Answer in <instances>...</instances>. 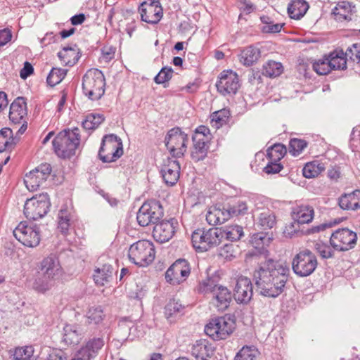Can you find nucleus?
<instances>
[{"mask_svg": "<svg viewBox=\"0 0 360 360\" xmlns=\"http://www.w3.org/2000/svg\"><path fill=\"white\" fill-rule=\"evenodd\" d=\"M235 247L232 243H224L219 250V255L226 260H231L236 257Z\"/></svg>", "mask_w": 360, "mask_h": 360, "instance_id": "nucleus-57", "label": "nucleus"}, {"mask_svg": "<svg viewBox=\"0 0 360 360\" xmlns=\"http://www.w3.org/2000/svg\"><path fill=\"white\" fill-rule=\"evenodd\" d=\"M67 72L65 69L53 68L47 76V84L51 87L55 86L65 78Z\"/></svg>", "mask_w": 360, "mask_h": 360, "instance_id": "nucleus-49", "label": "nucleus"}, {"mask_svg": "<svg viewBox=\"0 0 360 360\" xmlns=\"http://www.w3.org/2000/svg\"><path fill=\"white\" fill-rule=\"evenodd\" d=\"M209 148L210 144L193 142L192 159L195 162L203 160L207 155Z\"/></svg>", "mask_w": 360, "mask_h": 360, "instance_id": "nucleus-46", "label": "nucleus"}, {"mask_svg": "<svg viewBox=\"0 0 360 360\" xmlns=\"http://www.w3.org/2000/svg\"><path fill=\"white\" fill-rule=\"evenodd\" d=\"M173 69L171 67H163L159 73L155 77L154 81L158 84H163L164 87H167V83L172 79Z\"/></svg>", "mask_w": 360, "mask_h": 360, "instance_id": "nucleus-53", "label": "nucleus"}, {"mask_svg": "<svg viewBox=\"0 0 360 360\" xmlns=\"http://www.w3.org/2000/svg\"><path fill=\"white\" fill-rule=\"evenodd\" d=\"M34 349L31 346L16 348L13 354L22 360H30L33 355Z\"/></svg>", "mask_w": 360, "mask_h": 360, "instance_id": "nucleus-59", "label": "nucleus"}, {"mask_svg": "<svg viewBox=\"0 0 360 360\" xmlns=\"http://www.w3.org/2000/svg\"><path fill=\"white\" fill-rule=\"evenodd\" d=\"M50 207L49 195L46 193H42L27 199L25 203L23 212L27 219L37 220L49 212Z\"/></svg>", "mask_w": 360, "mask_h": 360, "instance_id": "nucleus-9", "label": "nucleus"}, {"mask_svg": "<svg viewBox=\"0 0 360 360\" xmlns=\"http://www.w3.org/2000/svg\"><path fill=\"white\" fill-rule=\"evenodd\" d=\"M283 23H276L271 22L269 25H264L262 30L264 33H278L283 27Z\"/></svg>", "mask_w": 360, "mask_h": 360, "instance_id": "nucleus-62", "label": "nucleus"}, {"mask_svg": "<svg viewBox=\"0 0 360 360\" xmlns=\"http://www.w3.org/2000/svg\"><path fill=\"white\" fill-rule=\"evenodd\" d=\"M325 169L324 165L319 161L314 160L305 164L302 169L303 176L306 178H314Z\"/></svg>", "mask_w": 360, "mask_h": 360, "instance_id": "nucleus-41", "label": "nucleus"}, {"mask_svg": "<svg viewBox=\"0 0 360 360\" xmlns=\"http://www.w3.org/2000/svg\"><path fill=\"white\" fill-rule=\"evenodd\" d=\"M191 352L196 360H208L213 355L214 349L206 340H200L193 345Z\"/></svg>", "mask_w": 360, "mask_h": 360, "instance_id": "nucleus-28", "label": "nucleus"}, {"mask_svg": "<svg viewBox=\"0 0 360 360\" xmlns=\"http://www.w3.org/2000/svg\"><path fill=\"white\" fill-rule=\"evenodd\" d=\"M253 295L252 284L250 278L240 276L236 280L233 297L238 304H247Z\"/></svg>", "mask_w": 360, "mask_h": 360, "instance_id": "nucleus-20", "label": "nucleus"}, {"mask_svg": "<svg viewBox=\"0 0 360 360\" xmlns=\"http://www.w3.org/2000/svg\"><path fill=\"white\" fill-rule=\"evenodd\" d=\"M232 300L231 292L225 286L220 285L212 295V304L219 311L226 310Z\"/></svg>", "mask_w": 360, "mask_h": 360, "instance_id": "nucleus-23", "label": "nucleus"}, {"mask_svg": "<svg viewBox=\"0 0 360 360\" xmlns=\"http://www.w3.org/2000/svg\"><path fill=\"white\" fill-rule=\"evenodd\" d=\"M105 120L102 114H89L82 122V127L86 130H94Z\"/></svg>", "mask_w": 360, "mask_h": 360, "instance_id": "nucleus-48", "label": "nucleus"}, {"mask_svg": "<svg viewBox=\"0 0 360 360\" xmlns=\"http://www.w3.org/2000/svg\"><path fill=\"white\" fill-rule=\"evenodd\" d=\"M283 169V166L278 163V162L271 161L268 162L266 166L264 168V171L266 174H276L278 173Z\"/></svg>", "mask_w": 360, "mask_h": 360, "instance_id": "nucleus-60", "label": "nucleus"}, {"mask_svg": "<svg viewBox=\"0 0 360 360\" xmlns=\"http://www.w3.org/2000/svg\"><path fill=\"white\" fill-rule=\"evenodd\" d=\"M41 276L37 278L34 283V288L37 292H44L49 290L59 278L61 266L58 257L50 255L45 257L40 264Z\"/></svg>", "mask_w": 360, "mask_h": 360, "instance_id": "nucleus-3", "label": "nucleus"}, {"mask_svg": "<svg viewBox=\"0 0 360 360\" xmlns=\"http://www.w3.org/2000/svg\"><path fill=\"white\" fill-rule=\"evenodd\" d=\"M212 134L210 129L204 125L198 127L192 136V141L194 143H204L210 144Z\"/></svg>", "mask_w": 360, "mask_h": 360, "instance_id": "nucleus-44", "label": "nucleus"}, {"mask_svg": "<svg viewBox=\"0 0 360 360\" xmlns=\"http://www.w3.org/2000/svg\"><path fill=\"white\" fill-rule=\"evenodd\" d=\"M27 114L26 99L19 96L11 104L9 110V120L14 124H21Z\"/></svg>", "mask_w": 360, "mask_h": 360, "instance_id": "nucleus-22", "label": "nucleus"}, {"mask_svg": "<svg viewBox=\"0 0 360 360\" xmlns=\"http://www.w3.org/2000/svg\"><path fill=\"white\" fill-rule=\"evenodd\" d=\"M230 217L227 207L223 209L213 207L206 214V220L210 225L222 224Z\"/></svg>", "mask_w": 360, "mask_h": 360, "instance_id": "nucleus-32", "label": "nucleus"}, {"mask_svg": "<svg viewBox=\"0 0 360 360\" xmlns=\"http://www.w3.org/2000/svg\"><path fill=\"white\" fill-rule=\"evenodd\" d=\"M178 226L179 223L175 218L160 219L153 226V236L160 243H166L173 238Z\"/></svg>", "mask_w": 360, "mask_h": 360, "instance_id": "nucleus-18", "label": "nucleus"}, {"mask_svg": "<svg viewBox=\"0 0 360 360\" xmlns=\"http://www.w3.org/2000/svg\"><path fill=\"white\" fill-rule=\"evenodd\" d=\"M258 350L253 346H244L235 356L234 360H257Z\"/></svg>", "mask_w": 360, "mask_h": 360, "instance_id": "nucleus-51", "label": "nucleus"}, {"mask_svg": "<svg viewBox=\"0 0 360 360\" xmlns=\"http://www.w3.org/2000/svg\"><path fill=\"white\" fill-rule=\"evenodd\" d=\"M80 138L79 129L77 127L60 131L52 141L55 153L63 159H69L75 155L80 145Z\"/></svg>", "mask_w": 360, "mask_h": 360, "instance_id": "nucleus-2", "label": "nucleus"}, {"mask_svg": "<svg viewBox=\"0 0 360 360\" xmlns=\"http://www.w3.org/2000/svg\"><path fill=\"white\" fill-rule=\"evenodd\" d=\"M123 155L121 139L115 134L105 135L102 139L98 158L103 162H112Z\"/></svg>", "mask_w": 360, "mask_h": 360, "instance_id": "nucleus-7", "label": "nucleus"}, {"mask_svg": "<svg viewBox=\"0 0 360 360\" xmlns=\"http://www.w3.org/2000/svg\"><path fill=\"white\" fill-rule=\"evenodd\" d=\"M184 306L178 300H170L165 307V314L167 319L181 316L183 314Z\"/></svg>", "mask_w": 360, "mask_h": 360, "instance_id": "nucleus-45", "label": "nucleus"}, {"mask_svg": "<svg viewBox=\"0 0 360 360\" xmlns=\"http://www.w3.org/2000/svg\"><path fill=\"white\" fill-rule=\"evenodd\" d=\"M240 86L238 76L231 70L222 71L216 82L217 91L223 96L236 94Z\"/></svg>", "mask_w": 360, "mask_h": 360, "instance_id": "nucleus-16", "label": "nucleus"}, {"mask_svg": "<svg viewBox=\"0 0 360 360\" xmlns=\"http://www.w3.org/2000/svg\"><path fill=\"white\" fill-rule=\"evenodd\" d=\"M164 141L172 157L179 158L186 151L188 136L180 127H176L167 131Z\"/></svg>", "mask_w": 360, "mask_h": 360, "instance_id": "nucleus-11", "label": "nucleus"}, {"mask_svg": "<svg viewBox=\"0 0 360 360\" xmlns=\"http://www.w3.org/2000/svg\"><path fill=\"white\" fill-rule=\"evenodd\" d=\"M229 111L225 109L216 111L211 115V122H214L217 127L219 128L226 122L229 118Z\"/></svg>", "mask_w": 360, "mask_h": 360, "instance_id": "nucleus-56", "label": "nucleus"}, {"mask_svg": "<svg viewBox=\"0 0 360 360\" xmlns=\"http://www.w3.org/2000/svg\"><path fill=\"white\" fill-rule=\"evenodd\" d=\"M83 336V332L78 325L66 324L63 328V340L66 345H77Z\"/></svg>", "mask_w": 360, "mask_h": 360, "instance_id": "nucleus-29", "label": "nucleus"}, {"mask_svg": "<svg viewBox=\"0 0 360 360\" xmlns=\"http://www.w3.org/2000/svg\"><path fill=\"white\" fill-rule=\"evenodd\" d=\"M164 215V209L160 201L150 200L146 201L139 208L136 220L141 226L155 225Z\"/></svg>", "mask_w": 360, "mask_h": 360, "instance_id": "nucleus-8", "label": "nucleus"}, {"mask_svg": "<svg viewBox=\"0 0 360 360\" xmlns=\"http://www.w3.org/2000/svg\"><path fill=\"white\" fill-rule=\"evenodd\" d=\"M271 240V238L268 234L260 232L255 233L252 236L251 243L255 249L258 250L259 252L266 255L269 253L266 247L269 245Z\"/></svg>", "mask_w": 360, "mask_h": 360, "instance_id": "nucleus-39", "label": "nucleus"}, {"mask_svg": "<svg viewBox=\"0 0 360 360\" xmlns=\"http://www.w3.org/2000/svg\"><path fill=\"white\" fill-rule=\"evenodd\" d=\"M269 160L278 162L286 153V148L281 143H276L266 150Z\"/></svg>", "mask_w": 360, "mask_h": 360, "instance_id": "nucleus-52", "label": "nucleus"}, {"mask_svg": "<svg viewBox=\"0 0 360 360\" xmlns=\"http://www.w3.org/2000/svg\"><path fill=\"white\" fill-rule=\"evenodd\" d=\"M354 8L355 6L348 1H341L333 9L332 14L338 21H350Z\"/></svg>", "mask_w": 360, "mask_h": 360, "instance_id": "nucleus-30", "label": "nucleus"}, {"mask_svg": "<svg viewBox=\"0 0 360 360\" xmlns=\"http://www.w3.org/2000/svg\"><path fill=\"white\" fill-rule=\"evenodd\" d=\"M356 241V233L347 228L336 230L331 233L330 237L331 247L339 252H345L354 248Z\"/></svg>", "mask_w": 360, "mask_h": 360, "instance_id": "nucleus-13", "label": "nucleus"}, {"mask_svg": "<svg viewBox=\"0 0 360 360\" xmlns=\"http://www.w3.org/2000/svg\"><path fill=\"white\" fill-rule=\"evenodd\" d=\"M248 198L240 197L231 199L226 205L230 217L245 216L250 213V206Z\"/></svg>", "mask_w": 360, "mask_h": 360, "instance_id": "nucleus-25", "label": "nucleus"}, {"mask_svg": "<svg viewBox=\"0 0 360 360\" xmlns=\"http://www.w3.org/2000/svg\"><path fill=\"white\" fill-rule=\"evenodd\" d=\"M105 79L98 69H90L83 76L82 91L91 101H98L105 94Z\"/></svg>", "mask_w": 360, "mask_h": 360, "instance_id": "nucleus-4", "label": "nucleus"}, {"mask_svg": "<svg viewBox=\"0 0 360 360\" xmlns=\"http://www.w3.org/2000/svg\"><path fill=\"white\" fill-rule=\"evenodd\" d=\"M283 70V65L274 60H269L263 65L262 75L269 77L279 76Z\"/></svg>", "mask_w": 360, "mask_h": 360, "instance_id": "nucleus-43", "label": "nucleus"}, {"mask_svg": "<svg viewBox=\"0 0 360 360\" xmlns=\"http://www.w3.org/2000/svg\"><path fill=\"white\" fill-rule=\"evenodd\" d=\"M313 69L320 75H327L331 71V68L327 58L314 63Z\"/></svg>", "mask_w": 360, "mask_h": 360, "instance_id": "nucleus-55", "label": "nucleus"}, {"mask_svg": "<svg viewBox=\"0 0 360 360\" xmlns=\"http://www.w3.org/2000/svg\"><path fill=\"white\" fill-rule=\"evenodd\" d=\"M235 322L225 316L212 319L205 327V333L214 340H225L233 331Z\"/></svg>", "mask_w": 360, "mask_h": 360, "instance_id": "nucleus-12", "label": "nucleus"}, {"mask_svg": "<svg viewBox=\"0 0 360 360\" xmlns=\"http://www.w3.org/2000/svg\"><path fill=\"white\" fill-rule=\"evenodd\" d=\"M78 50L75 48L65 46L62 51L58 53L60 60L68 66H73L79 58Z\"/></svg>", "mask_w": 360, "mask_h": 360, "instance_id": "nucleus-37", "label": "nucleus"}, {"mask_svg": "<svg viewBox=\"0 0 360 360\" xmlns=\"http://www.w3.org/2000/svg\"><path fill=\"white\" fill-rule=\"evenodd\" d=\"M133 326V322L127 317H124L120 319L118 323V329L125 332L126 333H129V331Z\"/></svg>", "mask_w": 360, "mask_h": 360, "instance_id": "nucleus-61", "label": "nucleus"}, {"mask_svg": "<svg viewBox=\"0 0 360 360\" xmlns=\"http://www.w3.org/2000/svg\"><path fill=\"white\" fill-rule=\"evenodd\" d=\"M338 205L344 210H357L360 209V190L344 193L338 198Z\"/></svg>", "mask_w": 360, "mask_h": 360, "instance_id": "nucleus-27", "label": "nucleus"}, {"mask_svg": "<svg viewBox=\"0 0 360 360\" xmlns=\"http://www.w3.org/2000/svg\"><path fill=\"white\" fill-rule=\"evenodd\" d=\"M52 168L50 164L43 163L26 174L24 183L28 190H37L50 176Z\"/></svg>", "mask_w": 360, "mask_h": 360, "instance_id": "nucleus-15", "label": "nucleus"}, {"mask_svg": "<svg viewBox=\"0 0 360 360\" xmlns=\"http://www.w3.org/2000/svg\"><path fill=\"white\" fill-rule=\"evenodd\" d=\"M70 214L65 209H60L58 213V229L64 236L68 235L70 226Z\"/></svg>", "mask_w": 360, "mask_h": 360, "instance_id": "nucleus-50", "label": "nucleus"}, {"mask_svg": "<svg viewBox=\"0 0 360 360\" xmlns=\"http://www.w3.org/2000/svg\"><path fill=\"white\" fill-rule=\"evenodd\" d=\"M20 141V138L13 136L10 128H3L0 130V153L11 151Z\"/></svg>", "mask_w": 360, "mask_h": 360, "instance_id": "nucleus-31", "label": "nucleus"}, {"mask_svg": "<svg viewBox=\"0 0 360 360\" xmlns=\"http://www.w3.org/2000/svg\"><path fill=\"white\" fill-rule=\"evenodd\" d=\"M13 236L23 245L29 248L37 247L41 240L39 227L37 224L27 226L25 221H21L14 229Z\"/></svg>", "mask_w": 360, "mask_h": 360, "instance_id": "nucleus-14", "label": "nucleus"}, {"mask_svg": "<svg viewBox=\"0 0 360 360\" xmlns=\"http://www.w3.org/2000/svg\"><path fill=\"white\" fill-rule=\"evenodd\" d=\"M128 256L134 264L146 267L155 259V250L153 243L148 240H140L131 245Z\"/></svg>", "mask_w": 360, "mask_h": 360, "instance_id": "nucleus-6", "label": "nucleus"}, {"mask_svg": "<svg viewBox=\"0 0 360 360\" xmlns=\"http://www.w3.org/2000/svg\"><path fill=\"white\" fill-rule=\"evenodd\" d=\"M190 273L191 267L188 262L184 259H179L165 272V279L172 285H179L186 280Z\"/></svg>", "mask_w": 360, "mask_h": 360, "instance_id": "nucleus-17", "label": "nucleus"}, {"mask_svg": "<svg viewBox=\"0 0 360 360\" xmlns=\"http://www.w3.org/2000/svg\"><path fill=\"white\" fill-rule=\"evenodd\" d=\"M218 280L219 278L217 276L207 277L199 282L195 288V291L199 294H211L212 295L217 288L220 286V284L218 283Z\"/></svg>", "mask_w": 360, "mask_h": 360, "instance_id": "nucleus-35", "label": "nucleus"}, {"mask_svg": "<svg viewBox=\"0 0 360 360\" xmlns=\"http://www.w3.org/2000/svg\"><path fill=\"white\" fill-rule=\"evenodd\" d=\"M162 8L158 0H148L141 4L139 12L141 20L149 24L155 25L162 18Z\"/></svg>", "mask_w": 360, "mask_h": 360, "instance_id": "nucleus-19", "label": "nucleus"}, {"mask_svg": "<svg viewBox=\"0 0 360 360\" xmlns=\"http://www.w3.org/2000/svg\"><path fill=\"white\" fill-rule=\"evenodd\" d=\"M317 265L316 255L308 249L300 251L292 261V271L299 277L310 276L314 272Z\"/></svg>", "mask_w": 360, "mask_h": 360, "instance_id": "nucleus-10", "label": "nucleus"}, {"mask_svg": "<svg viewBox=\"0 0 360 360\" xmlns=\"http://www.w3.org/2000/svg\"><path fill=\"white\" fill-rule=\"evenodd\" d=\"M105 345L103 338H90L80 349L79 354L87 360L95 358Z\"/></svg>", "mask_w": 360, "mask_h": 360, "instance_id": "nucleus-26", "label": "nucleus"}, {"mask_svg": "<svg viewBox=\"0 0 360 360\" xmlns=\"http://www.w3.org/2000/svg\"><path fill=\"white\" fill-rule=\"evenodd\" d=\"M290 274L288 266L280 261L266 259L253 274L259 293L267 297H277L283 291Z\"/></svg>", "mask_w": 360, "mask_h": 360, "instance_id": "nucleus-1", "label": "nucleus"}, {"mask_svg": "<svg viewBox=\"0 0 360 360\" xmlns=\"http://www.w3.org/2000/svg\"><path fill=\"white\" fill-rule=\"evenodd\" d=\"M46 360H65L64 352L61 350H53Z\"/></svg>", "mask_w": 360, "mask_h": 360, "instance_id": "nucleus-64", "label": "nucleus"}, {"mask_svg": "<svg viewBox=\"0 0 360 360\" xmlns=\"http://www.w3.org/2000/svg\"><path fill=\"white\" fill-rule=\"evenodd\" d=\"M160 173L164 182L168 186H174L177 182L180 174V165L178 160L168 158L162 165Z\"/></svg>", "mask_w": 360, "mask_h": 360, "instance_id": "nucleus-21", "label": "nucleus"}, {"mask_svg": "<svg viewBox=\"0 0 360 360\" xmlns=\"http://www.w3.org/2000/svg\"><path fill=\"white\" fill-rule=\"evenodd\" d=\"M260 50L254 46H248L241 50L239 55V60L241 63L246 66L252 65L260 57Z\"/></svg>", "mask_w": 360, "mask_h": 360, "instance_id": "nucleus-33", "label": "nucleus"}, {"mask_svg": "<svg viewBox=\"0 0 360 360\" xmlns=\"http://www.w3.org/2000/svg\"><path fill=\"white\" fill-rule=\"evenodd\" d=\"M86 316L89 323L97 325L103 321L105 314L101 306H94L89 309Z\"/></svg>", "mask_w": 360, "mask_h": 360, "instance_id": "nucleus-47", "label": "nucleus"}, {"mask_svg": "<svg viewBox=\"0 0 360 360\" xmlns=\"http://www.w3.org/2000/svg\"><path fill=\"white\" fill-rule=\"evenodd\" d=\"M34 72V68L32 64L29 62H25L24 63L23 68L21 69L20 72V76L22 79H27L30 77Z\"/></svg>", "mask_w": 360, "mask_h": 360, "instance_id": "nucleus-63", "label": "nucleus"}, {"mask_svg": "<svg viewBox=\"0 0 360 360\" xmlns=\"http://www.w3.org/2000/svg\"><path fill=\"white\" fill-rule=\"evenodd\" d=\"M113 267L110 264H103L101 268H97L93 275L96 285H104L112 278Z\"/></svg>", "mask_w": 360, "mask_h": 360, "instance_id": "nucleus-36", "label": "nucleus"}, {"mask_svg": "<svg viewBox=\"0 0 360 360\" xmlns=\"http://www.w3.org/2000/svg\"><path fill=\"white\" fill-rule=\"evenodd\" d=\"M220 234V229L216 227L197 229L191 235L193 246L197 252H207L221 243Z\"/></svg>", "mask_w": 360, "mask_h": 360, "instance_id": "nucleus-5", "label": "nucleus"}, {"mask_svg": "<svg viewBox=\"0 0 360 360\" xmlns=\"http://www.w3.org/2000/svg\"><path fill=\"white\" fill-rule=\"evenodd\" d=\"M314 248L323 259L332 258L334 256V252L331 248L326 243H316Z\"/></svg>", "mask_w": 360, "mask_h": 360, "instance_id": "nucleus-58", "label": "nucleus"}, {"mask_svg": "<svg viewBox=\"0 0 360 360\" xmlns=\"http://www.w3.org/2000/svg\"><path fill=\"white\" fill-rule=\"evenodd\" d=\"M309 8L308 4L304 0H293L288 6L289 16L295 20L302 18Z\"/></svg>", "mask_w": 360, "mask_h": 360, "instance_id": "nucleus-34", "label": "nucleus"}, {"mask_svg": "<svg viewBox=\"0 0 360 360\" xmlns=\"http://www.w3.org/2000/svg\"><path fill=\"white\" fill-rule=\"evenodd\" d=\"M307 146V142L302 139H292L290 141L289 152L293 156L299 155Z\"/></svg>", "mask_w": 360, "mask_h": 360, "instance_id": "nucleus-54", "label": "nucleus"}, {"mask_svg": "<svg viewBox=\"0 0 360 360\" xmlns=\"http://www.w3.org/2000/svg\"><path fill=\"white\" fill-rule=\"evenodd\" d=\"M314 209L307 205H297L292 208L291 217L293 220L292 226L295 224H303L311 222L314 217Z\"/></svg>", "mask_w": 360, "mask_h": 360, "instance_id": "nucleus-24", "label": "nucleus"}, {"mask_svg": "<svg viewBox=\"0 0 360 360\" xmlns=\"http://www.w3.org/2000/svg\"><path fill=\"white\" fill-rule=\"evenodd\" d=\"M221 236L220 241L222 243L224 240L229 241H236L240 239L243 236V227L238 225L231 226L226 229H220Z\"/></svg>", "mask_w": 360, "mask_h": 360, "instance_id": "nucleus-40", "label": "nucleus"}, {"mask_svg": "<svg viewBox=\"0 0 360 360\" xmlns=\"http://www.w3.org/2000/svg\"><path fill=\"white\" fill-rule=\"evenodd\" d=\"M326 58L330 63L331 70L347 68V58L342 50H335Z\"/></svg>", "mask_w": 360, "mask_h": 360, "instance_id": "nucleus-38", "label": "nucleus"}, {"mask_svg": "<svg viewBox=\"0 0 360 360\" xmlns=\"http://www.w3.org/2000/svg\"><path fill=\"white\" fill-rule=\"evenodd\" d=\"M276 224V216L269 210L262 212L257 221V225L263 230L271 229Z\"/></svg>", "mask_w": 360, "mask_h": 360, "instance_id": "nucleus-42", "label": "nucleus"}]
</instances>
